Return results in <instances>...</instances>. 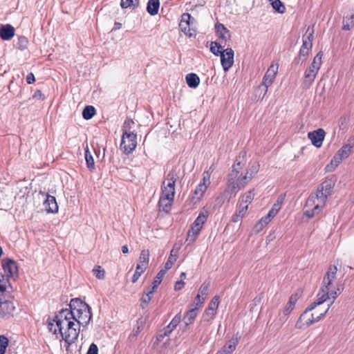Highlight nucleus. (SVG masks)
Instances as JSON below:
<instances>
[{
  "label": "nucleus",
  "instance_id": "nucleus-1",
  "mask_svg": "<svg viewBox=\"0 0 354 354\" xmlns=\"http://www.w3.org/2000/svg\"><path fill=\"white\" fill-rule=\"evenodd\" d=\"M66 313L67 308L60 310L48 323V328L53 334L59 332L65 342H75L79 336L80 326Z\"/></svg>",
  "mask_w": 354,
  "mask_h": 354
},
{
  "label": "nucleus",
  "instance_id": "nucleus-2",
  "mask_svg": "<svg viewBox=\"0 0 354 354\" xmlns=\"http://www.w3.org/2000/svg\"><path fill=\"white\" fill-rule=\"evenodd\" d=\"M250 180V177L243 169V165L241 162H235L228 174L227 188L221 196L218 197L217 200H221L223 198H227L229 200L235 196L237 192L244 188Z\"/></svg>",
  "mask_w": 354,
  "mask_h": 354
},
{
  "label": "nucleus",
  "instance_id": "nucleus-3",
  "mask_svg": "<svg viewBox=\"0 0 354 354\" xmlns=\"http://www.w3.org/2000/svg\"><path fill=\"white\" fill-rule=\"evenodd\" d=\"M68 306L66 314L80 326H86L92 319L91 308L79 298L72 299Z\"/></svg>",
  "mask_w": 354,
  "mask_h": 354
},
{
  "label": "nucleus",
  "instance_id": "nucleus-4",
  "mask_svg": "<svg viewBox=\"0 0 354 354\" xmlns=\"http://www.w3.org/2000/svg\"><path fill=\"white\" fill-rule=\"evenodd\" d=\"M6 281L5 276L0 273V319H7L13 317L16 310L14 302L6 299Z\"/></svg>",
  "mask_w": 354,
  "mask_h": 354
},
{
  "label": "nucleus",
  "instance_id": "nucleus-5",
  "mask_svg": "<svg viewBox=\"0 0 354 354\" xmlns=\"http://www.w3.org/2000/svg\"><path fill=\"white\" fill-rule=\"evenodd\" d=\"M337 297V291H327L323 287H321L319 291L318 292V293L317 295V299L315 301H313V303H311L310 305L300 315V317H299V319L296 323V327L298 328H301V326L299 325V323L301 321H302L303 319H304L306 318V316L308 312L312 311L317 306L322 304L327 299H332V301L329 304L331 306L333 304V301L336 299Z\"/></svg>",
  "mask_w": 354,
  "mask_h": 354
},
{
  "label": "nucleus",
  "instance_id": "nucleus-6",
  "mask_svg": "<svg viewBox=\"0 0 354 354\" xmlns=\"http://www.w3.org/2000/svg\"><path fill=\"white\" fill-rule=\"evenodd\" d=\"M353 147L354 144L344 145L332 158L330 163L326 166V172H330L335 170L344 159L347 158L351 155Z\"/></svg>",
  "mask_w": 354,
  "mask_h": 354
},
{
  "label": "nucleus",
  "instance_id": "nucleus-7",
  "mask_svg": "<svg viewBox=\"0 0 354 354\" xmlns=\"http://www.w3.org/2000/svg\"><path fill=\"white\" fill-rule=\"evenodd\" d=\"M313 195L315 196V198L317 199V203L316 206H315L313 209H307L304 212L305 216L308 218H313L319 213L320 210L325 205L328 197L329 196L319 187H317L316 192Z\"/></svg>",
  "mask_w": 354,
  "mask_h": 354
},
{
  "label": "nucleus",
  "instance_id": "nucleus-8",
  "mask_svg": "<svg viewBox=\"0 0 354 354\" xmlns=\"http://www.w3.org/2000/svg\"><path fill=\"white\" fill-rule=\"evenodd\" d=\"M137 146L136 133H124L122 136L120 149L127 155L133 152Z\"/></svg>",
  "mask_w": 354,
  "mask_h": 354
},
{
  "label": "nucleus",
  "instance_id": "nucleus-9",
  "mask_svg": "<svg viewBox=\"0 0 354 354\" xmlns=\"http://www.w3.org/2000/svg\"><path fill=\"white\" fill-rule=\"evenodd\" d=\"M234 53L232 48H227L222 50L221 54V62L223 70L227 72L234 64Z\"/></svg>",
  "mask_w": 354,
  "mask_h": 354
},
{
  "label": "nucleus",
  "instance_id": "nucleus-10",
  "mask_svg": "<svg viewBox=\"0 0 354 354\" xmlns=\"http://www.w3.org/2000/svg\"><path fill=\"white\" fill-rule=\"evenodd\" d=\"M2 268L3 269L4 273L7 277V279H5L6 283H8V279L10 277H14L15 274H17L18 268L16 261L10 259H4L2 260Z\"/></svg>",
  "mask_w": 354,
  "mask_h": 354
},
{
  "label": "nucleus",
  "instance_id": "nucleus-11",
  "mask_svg": "<svg viewBox=\"0 0 354 354\" xmlns=\"http://www.w3.org/2000/svg\"><path fill=\"white\" fill-rule=\"evenodd\" d=\"M218 300L219 297L218 296H215L209 304L207 308L205 310L203 315V319L205 322H210L215 317L216 309L219 304Z\"/></svg>",
  "mask_w": 354,
  "mask_h": 354
},
{
  "label": "nucleus",
  "instance_id": "nucleus-12",
  "mask_svg": "<svg viewBox=\"0 0 354 354\" xmlns=\"http://www.w3.org/2000/svg\"><path fill=\"white\" fill-rule=\"evenodd\" d=\"M337 271V268L335 266H330L324 276L322 287L327 291H334L330 289V286L335 279Z\"/></svg>",
  "mask_w": 354,
  "mask_h": 354
},
{
  "label": "nucleus",
  "instance_id": "nucleus-13",
  "mask_svg": "<svg viewBox=\"0 0 354 354\" xmlns=\"http://www.w3.org/2000/svg\"><path fill=\"white\" fill-rule=\"evenodd\" d=\"M39 194L46 197L44 202L46 211L48 213H57L58 212V205L55 197L41 191L39 192Z\"/></svg>",
  "mask_w": 354,
  "mask_h": 354
},
{
  "label": "nucleus",
  "instance_id": "nucleus-14",
  "mask_svg": "<svg viewBox=\"0 0 354 354\" xmlns=\"http://www.w3.org/2000/svg\"><path fill=\"white\" fill-rule=\"evenodd\" d=\"M325 135L326 132L323 129H318L317 130L308 132V138L310 140L312 144L315 147L319 148L323 144Z\"/></svg>",
  "mask_w": 354,
  "mask_h": 354
},
{
  "label": "nucleus",
  "instance_id": "nucleus-15",
  "mask_svg": "<svg viewBox=\"0 0 354 354\" xmlns=\"http://www.w3.org/2000/svg\"><path fill=\"white\" fill-rule=\"evenodd\" d=\"M194 18L189 13H183L181 15V19L179 23L180 30L187 36L194 35V30L190 28V19Z\"/></svg>",
  "mask_w": 354,
  "mask_h": 354
},
{
  "label": "nucleus",
  "instance_id": "nucleus-16",
  "mask_svg": "<svg viewBox=\"0 0 354 354\" xmlns=\"http://www.w3.org/2000/svg\"><path fill=\"white\" fill-rule=\"evenodd\" d=\"M215 30L216 36L221 40L220 43L225 46L226 42L231 39L230 30L223 24L218 22L215 24Z\"/></svg>",
  "mask_w": 354,
  "mask_h": 354
},
{
  "label": "nucleus",
  "instance_id": "nucleus-17",
  "mask_svg": "<svg viewBox=\"0 0 354 354\" xmlns=\"http://www.w3.org/2000/svg\"><path fill=\"white\" fill-rule=\"evenodd\" d=\"M241 336L237 333L234 335L223 346V350L226 354H232L236 349V347L239 343Z\"/></svg>",
  "mask_w": 354,
  "mask_h": 354
},
{
  "label": "nucleus",
  "instance_id": "nucleus-18",
  "mask_svg": "<svg viewBox=\"0 0 354 354\" xmlns=\"http://www.w3.org/2000/svg\"><path fill=\"white\" fill-rule=\"evenodd\" d=\"M278 67L271 65L263 77L262 83L270 86L274 82L277 73Z\"/></svg>",
  "mask_w": 354,
  "mask_h": 354
},
{
  "label": "nucleus",
  "instance_id": "nucleus-19",
  "mask_svg": "<svg viewBox=\"0 0 354 354\" xmlns=\"http://www.w3.org/2000/svg\"><path fill=\"white\" fill-rule=\"evenodd\" d=\"M15 35V28L10 24L1 25L0 27V37L3 40H10Z\"/></svg>",
  "mask_w": 354,
  "mask_h": 354
},
{
  "label": "nucleus",
  "instance_id": "nucleus-20",
  "mask_svg": "<svg viewBox=\"0 0 354 354\" xmlns=\"http://www.w3.org/2000/svg\"><path fill=\"white\" fill-rule=\"evenodd\" d=\"M330 306V304H328V308L324 311L320 313L318 315H315V313H312L310 315V317L306 319L305 320V323L303 325L301 324V323H299V325L301 326V328L303 327V326H305L306 327H308L313 323L319 322L325 316V315L328 312ZM300 322H301V321Z\"/></svg>",
  "mask_w": 354,
  "mask_h": 354
},
{
  "label": "nucleus",
  "instance_id": "nucleus-21",
  "mask_svg": "<svg viewBox=\"0 0 354 354\" xmlns=\"http://www.w3.org/2000/svg\"><path fill=\"white\" fill-rule=\"evenodd\" d=\"M354 11L349 10L345 16H344L342 21V29L344 30H350L354 26Z\"/></svg>",
  "mask_w": 354,
  "mask_h": 354
},
{
  "label": "nucleus",
  "instance_id": "nucleus-22",
  "mask_svg": "<svg viewBox=\"0 0 354 354\" xmlns=\"http://www.w3.org/2000/svg\"><path fill=\"white\" fill-rule=\"evenodd\" d=\"M198 315V307H192L185 315L183 321L186 326L191 325L194 323Z\"/></svg>",
  "mask_w": 354,
  "mask_h": 354
},
{
  "label": "nucleus",
  "instance_id": "nucleus-23",
  "mask_svg": "<svg viewBox=\"0 0 354 354\" xmlns=\"http://www.w3.org/2000/svg\"><path fill=\"white\" fill-rule=\"evenodd\" d=\"M317 73L313 70L307 68L304 73V79L302 82V86L304 88H308L313 84L317 75Z\"/></svg>",
  "mask_w": 354,
  "mask_h": 354
},
{
  "label": "nucleus",
  "instance_id": "nucleus-24",
  "mask_svg": "<svg viewBox=\"0 0 354 354\" xmlns=\"http://www.w3.org/2000/svg\"><path fill=\"white\" fill-rule=\"evenodd\" d=\"M268 86L261 82V84H259V86L254 90V100L256 101L263 100L268 92Z\"/></svg>",
  "mask_w": 354,
  "mask_h": 354
},
{
  "label": "nucleus",
  "instance_id": "nucleus-25",
  "mask_svg": "<svg viewBox=\"0 0 354 354\" xmlns=\"http://www.w3.org/2000/svg\"><path fill=\"white\" fill-rule=\"evenodd\" d=\"M186 82L189 87L195 88L200 84V78L196 73H189L186 75Z\"/></svg>",
  "mask_w": 354,
  "mask_h": 354
},
{
  "label": "nucleus",
  "instance_id": "nucleus-26",
  "mask_svg": "<svg viewBox=\"0 0 354 354\" xmlns=\"http://www.w3.org/2000/svg\"><path fill=\"white\" fill-rule=\"evenodd\" d=\"M207 216H208V212L207 211L200 212L198 216H197V218L195 219V221L192 223V225H194V227H196L201 230L204 223L207 221Z\"/></svg>",
  "mask_w": 354,
  "mask_h": 354
},
{
  "label": "nucleus",
  "instance_id": "nucleus-27",
  "mask_svg": "<svg viewBox=\"0 0 354 354\" xmlns=\"http://www.w3.org/2000/svg\"><path fill=\"white\" fill-rule=\"evenodd\" d=\"M181 320V314L180 313H178L176 314L174 317L171 319L170 323L165 326L164 328L166 330V333H169L171 334L172 331L176 329L177 326L179 324Z\"/></svg>",
  "mask_w": 354,
  "mask_h": 354
},
{
  "label": "nucleus",
  "instance_id": "nucleus-28",
  "mask_svg": "<svg viewBox=\"0 0 354 354\" xmlns=\"http://www.w3.org/2000/svg\"><path fill=\"white\" fill-rule=\"evenodd\" d=\"M335 185L332 179H326L318 187L323 190L326 194L330 196Z\"/></svg>",
  "mask_w": 354,
  "mask_h": 354
},
{
  "label": "nucleus",
  "instance_id": "nucleus-29",
  "mask_svg": "<svg viewBox=\"0 0 354 354\" xmlns=\"http://www.w3.org/2000/svg\"><path fill=\"white\" fill-rule=\"evenodd\" d=\"M322 55L323 53L322 51L317 53L308 69L313 70L314 72L317 73L322 64Z\"/></svg>",
  "mask_w": 354,
  "mask_h": 354
},
{
  "label": "nucleus",
  "instance_id": "nucleus-30",
  "mask_svg": "<svg viewBox=\"0 0 354 354\" xmlns=\"http://www.w3.org/2000/svg\"><path fill=\"white\" fill-rule=\"evenodd\" d=\"M297 299H298V295L297 294L292 295L290 297L289 300H288V303L286 304V308L283 310V314L285 315H289L291 313V311L295 308V305Z\"/></svg>",
  "mask_w": 354,
  "mask_h": 354
},
{
  "label": "nucleus",
  "instance_id": "nucleus-31",
  "mask_svg": "<svg viewBox=\"0 0 354 354\" xmlns=\"http://www.w3.org/2000/svg\"><path fill=\"white\" fill-rule=\"evenodd\" d=\"M200 232V229L194 227L192 224L191 225V227L187 232V241H189V244L194 243L196 240Z\"/></svg>",
  "mask_w": 354,
  "mask_h": 354
},
{
  "label": "nucleus",
  "instance_id": "nucleus-32",
  "mask_svg": "<svg viewBox=\"0 0 354 354\" xmlns=\"http://www.w3.org/2000/svg\"><path fill=\"white\" fill-rule=\"evenodd\" d=\"M310 50L300 48L299 55L294 59L293 63L296 64H302L307 59Z\"/></svg>",
  "mask_w": 354,
  "mask_h": 354
},
{
  "label": "nucleus",
  "instance_id": "nucleus-33",
  "mask_svg": "<svg viewBox=\"0 0 354 354\" xmlns=\"http://www.w3.org/2000/svg\"><path fill=\"white\" fill-rule=\"evenodd\" d=\"M247 209V205H243V204L240 203L239 209L233 214L232 217V221L234 223L238 222L241 218H243Z\"/></svg>",
  "mask_w": 354,
  "mask_h": 354
},
{
  "label": "nucleus",
  "instance_id": "nucleus-34",
  "mask_svg": "<svg viewBox=\"0 0 354 354\" xmlns=\"http://www.w3.org/2000/svg\"><path fill=\"white\" fill-rule=\"evenodd\" d=\"M149 251L148 250H143L141 251L138 263L137 264L140 265L141 266L147 268L149 265Z\"/></svg>",
  "mask_w": 354,
  "mask_h": 354
},
{
  "label": "nucleus",
  "instance_id": "nucleus-35",
  "mask_svg": "<svg viewBox=\"0 0 354 354\" xmlns=\"http://www.w3.org/2000/svg\"><path fill=\"white\" fill-rule=\"evenodd\" d=\"M173 201L174 200L167 199L165 197L160 196L158 201L160 209L168 212L171 209Z\"/></svg>",
  "mask_w": 354,
  "mask_h": 354
},
{
  "label": "nucleus",
  "instance_id": "nucleus-36",
  "mask_svg": "<svg viewBox=\"0 0 354 354\" xmlns=\"http://www.w3.org/2000/svg\"><path fill=\"white\" fill-rule=\"evenodd\" d=\"M84 156L86 162V166L89 169H95V162L93 156L91 155L88 145L84 148Z\"/></svg>",
  "mask_w": 354,
  "mask_h": 354
},
{
  "label": "nucleus",
  "instance_id": "nucleus-37",
  "mask_svg": "<svg viewBox=\"0 0 354 354\" xmlns=\"http://www.w3.org/2000/svg\"><path fill=\"white\" fill-rule=\"evenodd\" d=\"M225 45L217 41H212L210 44V51L216 56H220L222 53V50H224L223 48Z\"/></svg>",
  "mask_w": 354,
  "mask_h": 354
},
{
  "label": "nucleus",
  "instance_id": "nucleus-38",
  "mask_svg": "<svg viewBox=\"0 0 354 354\" xmlns=\"http://www.w3.org/2000/svg\"><path fill=\"white\" fill-rule=\"evenodd\" d=\"M96 111L94 106L88 105L84 107L82 111V117L85 120L91 119L95 114Z\"/></svg>",
  "mask_w": 354,
  "mask_h": 354
},
{
  "label": "nucleus",
  "instance_id": "nucleus-39",
  "mask_svg": "<svg viewBox=\"0 0 354 354\" xmlns=\"http://www.w3.org/2000/svg\"><path fill=\"white\" fill-rule=\"evenodd\" d=\"M160 7V1H148L147 11L151 15L158 13Z\"/></svg>",
  "mask_w": 354,
  "mask_h": 354
},
{
  "label": "nucleus",
  "instance_id": "nucleus-40",
  "mask_svg": "<svg viewBox=\"0 0 354 354\" xmlns=\"http://www.w3.org/2000/svg\"><path fill=\"white\" fill-rule=\"evenodd\" d=\"M205 176H203V183H200V184L196 187L194 191V194L197 196L198 199H200L203 196L205 192L207 186L205 185Z\"/></svg>",
  "mask_w": 354,
  "mask_h": 354
},
{
  "label": "nucleus",
  "instance_id": "nucleus-41",
  "mask_svg": "<svg viewBox=\"0 0 354 354\" xmlns=\"http://www.w3.org/2000/svg\"><path fill=\"white\" fill-rule=\"evenodd\" d=\"M166 273V270H160L156 277L154 278L151 288L153 290H155L158 286L160 284L162 278L164 277L165 274Z\"/></svg>",
  "mask_w": 354,
  "mask_h": 354
},
{
  "label": "nucleus",
  "instance_id": "nucleus-42",
  "mask_svg": "<svg viewBox=\"0 0 354 354\" xmlns=\"http://www.w3.org/2000/svg\"><path fill=\"white\" fill-rule=\"evenodd\" d=\"M254 190L251 189L246 192L243 196L242 199L240 202L241 204L247 205V207H248V204H250L254 199Z\"/></svg>",
  "mask_w": 354,
  "mask_h": 354
},
{
  "label": "nucleus",
  "instance_id": "nucleus-43",
  "mask_svg": "<svg viewBox=\"0 0 354 354\" xmlns=\"http://www.w3.org/2000/svg\"><path fill=\"white\" fill-rule=\"evenodd\" d=\"M154 291L155 290L150 288L147 292H145L142 295V297H141V302H142L141 306L142 308H145L148 305V304L149 303V301H151V299L152 298V295H153Z\"/></svg>",
  "mask_w": 354,
  "mask_h": 354
},
{
  "label": "nucleus",
  "instance_id": "nucleus-44",
  "mask_svg": "<svg viewBox=\"0 0 354 354\" xmlns=\"http://www.w3.org/2000/svg\"><path fill=\"white\" fill-rule=\"evenodd\" d=\"M162 184L163 187L162 188V194L160 196L165 197L167 199L174 200L175 191L172 189H169V188L165 186V181H163Z\"/></svg>",
  "mask_w": 354,
  "mask_h": 354
},
{
  "label": "nucleus",
  "instance_id": "nucleus-45",
  "mask_svg": "<svg viewBox=\"0 0 354 354\" xmlns=\"http://www.w3.org/2000/svg\"><path fill=\"white\" fill-rule=\"evenodd\" d=\"M134 125V122L131 118H127L123 124V126L122 127V133L127 132V133H134V131H132L131 129H133Z\"/></svg>",
  "mask_w": 354,
  "mask_h": 354
},
{
  "label": "nucleus",
  "instance_id": "nucleus-46",
  "mask_svg": "<svg viewBox=\"0 0 354 354\" xmlns=\"http://www.w3.org/2000/svg\"><path fill=\"white\" fill-rule=\"evenodd\" d=\"M244 170L248 173L249 177H250V180L258 173L259 170V165L258 163L254 162L250 165L248 169Z\"/></svg>",
  "mask_w": 354,
  "mask_h": 354
},
{
  "label": "nucleus",
  "instance_id": "nucleus-47",
  "mask_svg": "<svg viewBox=\"0 0 354 354\" xmlns=\"http://www.w3.org/2000/svg\"><path fill=\"white\" fill-rule=\"evenodd\" d=\"M178 178V172L176 168H172L167 175L166 176L165 180L164 181H169L176 183L177 179Z\"/></svg>",
  "mask_w": 354,
  "mask_h": 354
},
{
  "label": "nucleus",
  "instance_id": "nucleus-48",
  "mask_svg": "<svg viewBox=\"0 0 354 354\" xmlns=\"http://www.w3.org/2000/svg\"><path fill=\"white\" fill-rule=\"evenodd\" d=\"M209 286V282H204L200 287L198 290V293L197 295H200L201 297H203L205 299L207 295H208V289Z\"/></svg>",
  "mask_w": 354,
  "mask_h": 354
},
{
  "label": "nucleus",
  "instance_id": "nucleus-49",
  "mask_svg": "<svg viewBox=\"0 0 354 354\" xmlns=\"http://www.w3.org/2000/svg\"><path fill=\"white\" fill-rule=\"evenodd\" d=\"M271 6L279 13L283 14L286 11V7L282 1H271Z\"/></svg>",
  "mask_w": 354,
  "mask_h": 354
},
{
  "label": "nucleus",
  "instance_id": "nucleus-50",
  "mask_svg": "<svg viewBox=\"0 0 354 354\" xmlns=\"http://www.w3.org/2000/svg\"><path fill=\"white\" fill-rule=\"evenodd\" d=\"M8 345V339L4 335H0V354H4Z\"/></svg>",
  "mask_w": 354,
  "mask_h": 354
},
{
  "label": "nucleus",
  "instance_id": "nucleus-51",
  "mask_svg": "<svg viewBox=\"0 0 354 354\" xmlns=\"http://www.w3.org/2000/svg\"><path fill=\"white\" fill-rule=\"evenodd\" d=\"M93 272L97 279H102L104 278L105 271L102 269L101 266H97L94 267Z\"/></svg>",
  "mask_w": 354,
  "mask_h": 354
},
{
  "label": "nucleus",
  "instance_id": "nucleus-52",
  "mask_svg": "<svg viewBox=\"0 0 354 354\" xmlns=\"http://www.w3.org/2000/svg\"><path fill=\"white\" fill-rule=\"evenodd\" d=\"M28 41L27 38L24 36H21L18 39V48L21 50H23L27 48Z\"/></svg>",
  "mask_w": 354,
  "mask_h": 354
},
{
  "label": "nucleus",
  "instance_id": "nucleus-53",
  "mask_svg": "<svg viewBox=\"0 0 354 354\" xmlns=\"http://www.w3.org/2000/svg\"><path fill=\"white\" fill-rule=\"evenodd\" d=\"M139 1H120V6L123 9L126 8H132L134 9L136 6H138Z\"/></svg>",
  "mask_w": 354,
  "mask_h": 354
},
{
  "label": "nucleus",
  "instance_id": "nucleus-54",
  "mask_svg": "<svg viewBox=\"0 0 354 354\" xmlns=\"http://www.w3.org/2000/svg\"><path fill=\"white\" fill-rule=\"evenodd\" d=\"M317 201V199L315 198V196L313 194H311L309 196L306 201V206L307 207H312L313 209L315 206H316Z\"/></svg>",
  "mask_w": 354,
  "mask_h": 354
},
{
  "label": "nucleus",
  "instance_id": "nucleus-55",
  "mask_svg": "<svg viewBox=\"0 0 354 354\" xmlns=\"http://www.w3.org/2000/svg\"><path fill=\"white\" fill-rule=\"evenodd\" d=\"M205 299L201 297L200 295H196L193 304H192V307H198V309L205 302Z\"/></svg>",
  "mask_w": 354,
  "mask_h": 354
},
{
  "label": "nucleus",
  "instance_id": "nucleus-56",
  "mask_svg": "<svg viewBox=\"0 0 354 354\" xmlns=\"http://www.w3.org/2000/svg\"><path fill=\"white\" fill-rule=\"evenodd\" d=\"M171 252H172V251L171 252L170 257L168 258L167 261H166V263L165 264L164 270H166V272L172 267L174 261H176V257H172Z\"/></svg>",
  "mask_w": 354,
  "mask_h": 354
},
{
  "label": "nucleus",
  "instance_id": "nucleus-57",
  "mask_svg": "<svg viewBox=\"0 0 354 354\" xmlns=\"http://www.w3.org/2000/svg\"><path fill=\"white\" fill-rule=\"evenodd\" d=\"M306 37L304 39H307L308 41L313 42V35H314V29L313 26L312 27L308 26L306 32Z\"/></svg>",
  "mask_w": 354,
  "mask_h": 354
},
{
  "label": "nucleus",
  "instance_id": "nucleus-58",
  "mask_svg": "<svg viewBox=\"0 0 354 354\" xmlns=\"http://www.w3.org/2000/svg\"><path fill=\"white\" fill-rule=\"evenodd\" d=\"M86 354H98V348L95 343H92L87 351Z\"/></svg>",
  "mask_w": 354,
  "mask_h": 354
},
{
  "label": "nucleus",
  "instance_id": "nucleus-59",
  "mask_svg": "<svg viewBox=\"0 0 354 354\" xmlns=\"http://www.w3.org/2000/svg\"><path fill=\"white\" fill-rule=\"evenodd\" d=\"M74 342H65L66 344V354H80L79 351H75V353H73V345L72 343Z\"/></svg>",
  "mask_w": 354,
  "mask_h": 354
},
{
  "label": "nucleus",
  "instance_id": "nucleus-60",
  "mask_svg": "<svg viewBox=\"0 0 354 354\" xmlns=\"http://www.w3.org/2000/svg\"><path fill=\"white\" fill-rule=\"evenodd\" d=\"M169 333H166V330L165 328H163L162 330H160L159 332V333L157 335V340L158 341H162V339L165 337H168L169 336Z\"/></svg>",
  "mask_w": 354,
  "mask_h": 354
},
{
  "label": "nucleus",
  "instance_id": "nucleus-61",
  "mask_svg": "<svg viewBox=\"0 0 354 354\" xmlns=\"http://www.w3.org/2000/svg\"><path fill=\"white\" fill-rule=\"evenodd\" d=\"M266 225H264L261 220H259L254 225V230L257 232H261Z\"/></svg>",
  "mask_w": 354,
  "mask_h": 354
},
{
  "label": "nucleus",
  "instance_id": "nucleus-62",
  "mask_svg": "<svg viewBox=\"0 0 354 354\" xmlns=\"http://www.w3.org/2000/svg\"><path fill=\"white\" fill-rule=\"evenodd\" d=\"M313 43L311 41H308L307 39H303V44L301 48H304V49L310 50L312 48Z\"/></svg>",
  "mask_w": 354,
  "mask_h": 354
},
{
  "label": "nucleus",
  "instance_id": "nucleus-63",
  "mask_svg": "<svg viewBox=\"0 0 354 354\" xmlns=\"http://www.w3.org/2000/svg\"><path fill=\"white\" fill-rule=\"evenodd\" d=\"M32 97L34 98H37L41 100H44L45 98L44 95L41 93L40 90H36Z\"/></svg>",
  "mask_w": 354,
  "mask_h": 354
},
{
  "label": "nucleus",
  "instance_id": "nucleus-64",
  "mask_svg": "<svg viewBox=\"0 0 354 354\" xmlns=\"http://www.w3.org/2000/svg\"><path fill=\"white\" fill-rule=\"evenodd\" d=\"M185 283L183 280H180L176 282L174 285V290L176 291L180 290L184 287Z\"/></svg>",
  "mask_w": 354,
  "mask_h": 354
}]
</instances>
